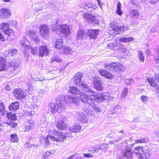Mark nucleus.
Returning <instances> with one entry per match:
<instances>
[{"label": "nucleus", "mask_w": 159, "mask_h": 159, "mask_svg": "<svg viewBox=\"0 0 159 159\" xmlns=\"http://www.w3.org/2000/svg\"><path fill=\"white\" fill-rule=\"evenodd\" d=\"M53 135L57 136V137L49 135L45 139V145L48 146L50 143L58 145V143L60 142H63L66 140V134L63 133H57L56 131L53 130Z\"/></svg>", "instance_id": "nucleus-1"}, {"label": "nucleus", "mask_w": 159, "mask_h": 159, "mask_svg": "<svg viewBox=\"0 0 159 159\" xmlns=\"http://www.w3.org/2000/svg\"><path fill=\"white\" fill-rule=\"evenodd\" d=\"M50 111L53 114L60 113L65 109V107L61 101H58L56 103H51L48 105Z\"/></svg>", "instance_id": "nucleus-2"}, {"label": "nucleus", "mask_w": 159, "mask_h": 159, "mask_svg": "<svg viewBox=\"0 0 159 159\" xmlns=\"http://www.w3.org/2000/svg\"><path fill=\"white\" fill-rule=\"evenodd\" d=\"M68 121L67 117L62 116L59 120L56 122L55 125L57 128L59 130L65 129L67 127Z\"/></svg>", "instance_id": "nucleus-3"}, {"label": "nucleus", "mask_w": 159, "mask_h": 159, "mask_svg": "<svg viewBox=\"0 0 159 159\" xmlns=\"http://www.w3.org/2000/svg\"><path fill=\"white\" fill-rule=\"evenodd\" d=\"M90 95L92 96V98H89L88 95L85 94L84 92H80V99L82 102L88 104L90 106L93 102H96L95 97L93 95H92L90 93H89Z\"/></svg>", "instance_id": "nucleus-4"}, {"label": "nucleus", "mask_w": 159, "mask_h": 159, "mask_svg": "<svg viewBox=\"0 0 159 159\" xmlns=\"http://www.w3.org/2000/svg\"><path fill=\"white\" fill-rule=\"evenodd\" d=\"M63 99L66 103L73 104L76 106H78L80 104L78 98L75 96L64 95L63 97Z\"/></svg>", "instance_id": "nucleus-5"}, {"label": "nucleus", "mask_w": 159, "mask_h": 159, "mask_svg": "<svg viewBox=\"0 0 159 159\" xmlns=\"http://www.w3.org/2000/svg\"><path fill=\"white\" fill-rule=\"evenodd\" d=\"M84 17L88 23L91 24H99V20L93 14L90 13H85L84 14Z\"/></svg>", "instance_id": "nucleus-6"}, {"label": "nucleus", "mask_w": 159, "mask_h": 159, "mask_svg": "<svg viewBox=\"0 0 159 159\" xmlns=\"http://www.w3.org/2000/svg\"><path fill=\"white\" fill-rule=\"evenodd\" d=\"M95 93L91 94L95 97L96 102H102L106 99H111V98L110 93L107 92L102 93L99 95H95L94 94Z\"/></svg>", "instance_id": "nucleus-7"}, {"label": "nucleus", "mask_w": 159, "mask_h": 159, "mask_svg": "<svg viewBox=\"0 0 159 159\" xmlns=\"http://www.w3.org/2000/svg\"><path fill=\"white\" fill-rule=\"evenodd\" d=\"M0 28L3 31L4 34L8 36H13V31L12 29H10L9 24L8 23H2L1 24Z\"/></svg>", "instance_id": "nucleus-8"}, {"label": "nucleus", "mask_w": 159, "mask_h": 159, "mask_svg": "<svg viewBox=\"0 0 159 159\" xmlns=\"http://www.w3.org/2000/svg\"><path fill=\"white\" fill-rule=\"evenodd\" d=\"M76 81H77L76 82V83H77L76 85L77 86H81L82 89L84 88L85 89L84 90L86 92L91 94L95 93V92L93 91L85 83V82L84 81V80H76Z\"/></svg>", "instance_id": "nucleus-9"}, {"label": "nucleus", "mask_w": 159, "mask_h": 159, "mask_svg": "<svg viewBox=\"0 0 159 159\" xmlns=\"http://www.w3.org/2000/svg\"><path fill=\"white\" fill-rule=\"evenodd\" d=\"M13 94L15 98L18 100H21L25 98L26 96L25 93L20 89H14Z\"/></svg>", "instance_id": "nucleus-10"}, {"label": "nucleus", "mask_w": 159, "mask_h": 159, "mask_svg": "<svg viewBox=\"0 0 159 159\" xmlns=\"http://www.w3.org/2000/svg\"><path fill=\"white\" fill-rule=\"evenodd\" d=\"M59 31L62 33L65 36L67 37L70 34V30L69 26L66 24H63L58 26Z\"/></svg>", "instance_id": "nucleus-11"}, {"label": "nucleus", "mask_w": 159, "mask_h": 159, "mask_svg": "<svg viewBox=\"0 0 159 159\" xmlns=\"http://www.w3.org/2000/svg\"><path fill=\"white\" fill-rule=\"evenodd\" d=\"M28 35L30 38L32 43H39L40 40L36 31H30L28 34Z\"/></svg>", "instance_id": "nucleus-12"}, {"label": "nucleus", "mask_w": 159, "mask_h": 159, "mask_svg": "<svg viewBox=\"0 0 159 159\" xmlns=\"http://www.w3.org/2000/svg\"><path fill=\"white\" fill-rule=\"evenodd\" d=\"M132 149L129 146H127L122 151V155L123 157L126 158H131L132 156Z\"/></svg>", "instance_id": "nucleus-13"}, {"label": "nucleus", "mask_w": 159, "mask_h": 159, "mask_svg": "<svg viewBox=\"0 0 159 159\" xmlns=\"http://www.w3.org/2000/svg\"><path fill=\"white\" fill-rule=\"evenodd\" d=\"M49 29L48 26L46 25H41L40 32L41 36L44 38L46 36H48L49 34Z\"/></svg>", "instance_id": "nucleus-14"}, {"label": "nucleus", "mask_w": 159, "mask_h": 159, "mask_svg": "<svg viewBox=\"0 0 159 159\" xmlns=\"http://www.w3.org/2000/svg\"><path fill=\"white\" fill-rule=\"evenodd\" d=\"M98 34V31L96 30L89 29L86 32L87 35L90 39H96Z\"/></svg>", "instance_id": "nucleus-15"}, {"label": "nucleus", "mask_w": 159, "mask_h": 159, "mask_svg": "<svg viewBox=\"0 0 159 159\" xmlns=\"http://www.w3.org/2000/svg\"><path fill=\"white\" fill-rule=\"evenodd\" d=\"M49 50L47 46L45 45L41 46L39 47V56L42 57L44 56H46L49 53Z\"/></svg>", "instance_id": "nucleus-16"}, {"label": "nucleus", "mask_w": 159, "mask_h": 159, "mask_svg": "<svg viewBox=\"0 0 159 159\" xmlns=\"http://www.w3.org/2000/svg\"><path fill=\"white\" fill-rule=\"evenodd\" d=\"M38 106L35 104L34 106H32L31 109H29L26 113V115L27 116H33L35 115V113L37 112L38 110Z\"/></svg>", "instance_id": "nucleus-17"}, {"label": "nucleus", "mask_w": 159, "mask_h": 159, "mask_svg": "<svg viewBox=\"0 0 159 159\" xmlns=\"http://www.w3.org/2000/svg\"><path fill=\"white\" fill-rule=\"evenodd\" d=\"M76 118L78 121L83 123H87L88 122V119L84 113L79 112L77 113Z\"/></svg>", "instance_id": "nucleus-18"}, {"label": "nucleus", "mask_w": 159, "mask_h": 159, "mask_svg": "<svg viewBox=\"0 0 159 159\" xmlns=\"http://www.w3.org/2000/svg\"><path fill=\"white\" fill-rule=\"evenodd\" d=\"M9 10L7 8H2L0 9V16L2 18H8L10 15Z\"/></svg>", "instance_id": "nucleus-19"}, {"label": "nucleus", "mask_w": 159, "mask_h": 159, "mask_svg": "<svg viewBox=\"0 0 159 159\" xmlns=\"http://www.w3.org/2000/svg\"><path fill=\"white\" fill-rule=\"evenodd\" d=\"M34 126V121L31 120H29L25 125V130L24 132H28L33 129Z\"/></svg>", "instance_id": "nucleus-20"}, {"label": "nucleus", "mask_w": 159, "mask_h": 159, "mask_svg": "<svg viewBox=\"0 0 159 159\" xmlns=\"http://www.w3.org/2000/svg\"><path fill=\"white\" fill-rule=\"evenodd\" d=\"M94 87L99 91H101L103 89V84L99 80H94Z\"/></svg>", "instance_id": "nucleus-21"}, {"label": "nucleus", "mask_w": 159, "mask_h": 159, "mask_svg": "<svg viewBox=\"0 0 159 159\" xmlns=\"http://www.w3.org/2000/svg\"><path fill=\"white\" fill-rule=\"evenodd\" d=\"M87 75L83 74L81 72H79L75 74L73 77L74 80H86L88 79Z\"/></svg>", "instance_id": "nucleus-22"}, {"label": "nucleus", "mask_w": 159, "mask_h": 159, "mask_svg": "<svg viewBox=\"0 0 159 159\" xmlns=\"http://www.w3.org/2000/svg\"><path fill=\"white\" fill-rule=\"evenodd\" d=\"M69 131L70 132L75 133L79 132L81 129V126L80 125H77L76 124L70 126L69 128Z\"/></svg>", "instance_id": "nucleus-23"}, {"label": "nucleus", "mask_w": 159, "mask_h": 159, "mask_svg": "<svg viewBox=\"0 0 159 159\" xmlns=\"http://www.w3.org/2000/svg\"><path fill=\"white\" fill-rule=\"evenodd\" d=\"M7 62L5 59L0 57V71L5 70L7 69Z\"/></svg>", "instance_id": "nucleus-24"}, {"label": "nucleus", "mask_w": 159, "mask_h": 159, "mask_svg": "<svg viewBox=\"0 0 159 159\" xmlns=\"http://www.w3.org/2000/svg\"><path fill=\"white\" fill-rule=\"evenodd\" d=\"M128 29L127 26L123 25L122 27H116L114 29H115V31H116V32H117L118 34H120L124 31L128 30Z\"/></svg>", "instance_id": "nucleus-25"}, {"label": "nucleus", "mask_w": 159, "mask_h": 159, "mask_svg": "<svg viewBox=\"0 0 159 159\" xmlns=\"http://www.w3.org/2000/svg\"><path fill=\"white\" fill-rule=\"evenodd\" d=\"M125 67L120 63H115L114 70L116 72H120L124 70Z\"/></svg>", "instance_id": "nucleus-26"}, {"label": "nucleus", "mask_w": 159, "mask_h": 159, "mask_svg": "<svg viewBox=\"0 0 159 159\" xmlns=\"http://www.w3.org/2000/svg\"><path fill=\"white\" fill-rule=\"evenodd\" d=\"M19 104L18 102L12 103L9 106V108L11 111H16L19 108Z\"/></svg>", "instance_id": "nucleus-27"}, {"label": "nucleus", "mask_w": 159, "mask_h": 159, "mask_svg": "<svg viewBox=\"0 0 159 159\" xmlns=\"http://www.w3.org/2000/svg\"><path fill=\"white\" fill-rule=\"evenodd\" d=\"M134 151L135 153L136 154V157L145 153L143 149L141 147H136L134 149Z\"/></svg>", "instance_id": "nucleus-28"}, {"label": "nucleus", "mask_w": 159, "mask_h": 159, "mask_svg": "<svg viewBox=\"0 0 159 159\" xmlns=\"http://www.w3.org/2000/svg\"><path fill=\"white\" fill-rule=\"evenodd\" d=\"M11 118L13 120H10L5 122V123L7 124L8 125V126H11L13 128H15L17 125V123L14 121V120H15L16 119V117L13 116Z\"/></svg>", "instance_id": "nucleus-29"}, {"label": "nucleus", "mask_w": 159, "mask_h": 159, "mask_svg": "<svg viewBox=\"0 0 159 159\" xmlns=\"http://www.w3.org/2000/svg\"><path fill=\"white\" fill-rule=\"evenodd\" d=\"M134 38L132 37H123L119 39L120 42L127 43L134 40Z\"/></svg>", "instance_id": "nucleus-30"}, {"label": "nucleus", "mask_w": 159, "mask_h": 159, "mask_svg": "<svg viewBox=\"0 0 159 159\" xmlns=\"http://www.w3.org/2000/svg\"><path fill=\"white\" fill-rule=\"evenodd\" d=\"M20 63L16 61H11L8 64L9 66L10 67H13V69L16 70L19 67Z\"/></svg>", "instance_id": "nucleus-31"}, {"label": "nucleus", "mask_w": 159, "mask_h": 159, "mask_svg": "<svg viewBox=\"0 0 159 159\" xmlns=\"http://www.w3.org/2000/svg\"><path fill=\"white\" fill-rule=\"evenodd\" d=\"M55 23H54V21L52 22V25L51 26V29L53 31H59V27L58 26H60L61 25L58 24L57 20H55Z\"/></svg>", "instance_id": "nucleus-32"}, {"label": "nucleus", "mask_w": 159, "mask_h": 159, "mask_svg": "<svg viewBox=\"0 0 159 159\" xmlns=\"http://www.w3.org/2000/svg\"><path fill=\"white\" fill-rule=\"evenodd\" d=\"M95 6L93 3H86L85 4L84 8L89 11H91L92 10V8L94 9Z\"/></svg>", "instance_id": "nucleus-33"}, {"label": "nucleus", "mask_w": 159, "mask_h": 159, "mask_svg": "<svg viewBox=\"0 0 159 159\" xmlns=\"http://www.w3.org/2000/svg\"><path fill=\"white\" fill-rule=\"evenodd\" d=\"M119 44L120 43H111L108 44L107 47H109L112 50H117L118 48H119L118 47Z\"/></svg>", "instance_id": "nucleus-34"}, {"label": "nucleus", "mask_w": 159, "mask_h": 159, "mask_svg": "<svg viewBox=\"0 0 159 159\" xmlns=\"http://www.w3.org/2000/svg\"><path fill=\"white\" fill-rule=\"evenodd\" d=\"M115 63H106L105 64L104 67L107 70H109L112 71L114 70Z\"/></svg>", "instance_id": "nucleus-35"}, {"label": "nucleus", "mask_w": 159, "mask_h": 159, "mask_svg": "<svg viewBox=\"0 0 159 159\" xmlns=\"http://www.w3.org/2000/svg\"><path fill=\"white\" fill-rule=\"evenodd\" d=\"M86 34V32H84L82 30H79L77 36V39H82L83 37Z\"/></svg>", "instance_id": "nucleus-36"}, {"label": "nucleus", "mask_w": 159, "mask_h": 159, "mask_svg": "<svg viewBox=\"0 0 159 159\" xmlns=\"http://www.w3.org/2000/svg\"><path fill=\"white\" fill-rule=\"evenodd\" d=\"M55 45V46L56 48L58 49L61 48L62 47V44L63 41L61 39H58L56 40Z\"/></svg>", "instance_id": "nucleus-37"}, {"label": "nucleus", "mask_w": 159, "mask_h": 159, "mask_svg": "<svg viewBox=\"0 0 159 159\" xmlns=\"http://www.w3.org/2000/svg\"><path fill=\"white\" fill-rule=\"evenodd\" d=\"M11 139L10 141L14 143H17L19 141V139L17 135L16 134H13L11 135L10 136Z\"/></svg>", "instance_id": "nucleus-38"}, {"label": "nucleus", "mask_w": 159, "mask_h": 159, "mask_svg": "<svg viewBox=\"0 0 159 159\" xmlns=\"http://www.w3.org/2000/svg\"><path fill=\"white\" fill-rule=\"evenodd\" d=\"M130 14L131 16L135 18H138L139 16V11L135 9L131 10L130 12Z\"/></svg>", "instance_id": "nucleus-39"}, {"label": "nucleus", "mask_w": 159, "mask_h": 159, "mask_svg": "<svg viewBox=\"0 0 159 159\" xmlns=\"http://www.w3.org/2000/svg\"><path fill=\"white\" fill-rule=\"evenodd\" d=\"M70 92L72 94L75 95H77L79 93L80 94V92H81L79 90L74 86L70 88Z\"/></svg>", "instance_id": "nucleus-40"}, {"label": "nucleus", "mask_w": 159, "mask_h": 159, "mask_svg": "<svg viewBox=\"0 0 159 159\" xmlns=\"http://www.w3.org/2000/svg\"><path fill=\"white\" fill-rule=\"evenodd\" d=\"M121 4L120 2H118L117 5L116 12L119 16H121L122 14V11L121 10Z\"/></svg>", "instance_id": "nucleus-41"}, {"label": "nucleus", "mask_w": 159, "mask_h": 159, "mask_svg": "<svg viewBox=\"0 0 159 159\" xmlns=\"http://www.w3.org/2000/svg\"><path fill=\"white\" fill-rule=\"evenodd\" d=\"M98 102H93L92 104L90 105L93 107V108L96 111L98 112H101V108L95 106V103H97Z\"/></svg>", "instance_id": "nucleus-42"}, {"label": "nucleus", "mask_w": 159, "mask_h": 159, "mask_svg": "<svg viewBox=\"0 0 159 159\" xmlns=\"http://www.w3.org/2000/svg\"><path fill=\"white\" fill-rule=\"evenodd\" d=\"M118 47L119 48H118L117 50H120L122 52H123V55L127 51L126 50H128V49L125 48L124 46L122 45L120 43L119 44Z\"/></svg>", "instance_id": "nucleus-43"}, {"label": "nucleus", "mask_w": 159, "mask_h": 159, "mask_svg": "<svg viewBox=\"0 0 159 159\" xmlns=\"http://www.w3.org/2000/svg\"><path fill=\"white\" fill-rule=\"evenodd\" d=\"M30 48L31 49V51L32 54L33 55H36L37 53L38 48L37 47L33 46H30Z\"/></svg>", "instance_id": "nucleus-44"}, {"label": "nucleus", "mask_w": 159, "mask_h": 159, "mask_svg": "<svg viewBox=\"0 0 159 159\" xmlns=\"http://www.w3.org/2000/svg\"><path fill=\"white\" fill-rule=\"evenodd\" d=\"M139 59L140 61L144 62L145 60V57L142 52L139 51L138 53Z\"/></svg>", "instance_id": "nucleus-45"}, {"label": "nucleus", "mask_w": 159, "mask_h": 159, "mask_svg": "<svg viewBox=\"0 0 159 159\" xmlns=\"http://www.w3.org/2000/svg\"><path fill=\"white\" fill-rule=\"evenodd\" d=\"M17 52V50L16 49L12 48L9 50L8 52V54L10 56H13L16 55Z\"/></svg>", "instance_id": "nucleus-46"}, {"label": "nucleus", "mask_w": 159, "mask_h": 159, "mask_svg": "<svg viewBox=\"0 0 159 159\" xmlns=\"http://www.w3.org/2000/svg\"><path fill=\"white\" fill-rule=\"evenodd\" d=\"M54 153V151H53L51 152L47 151L43 155L42 158H44V159H47L49 156L51 154H53Z\"/></svg>", "instance_id": "nucleus-47"}, {"label": "nucleus", "mask_w": 159, "mask_h": 159, "mask_svg": "<svg viewBox=\"0 0 159 159\" xmlns=\"http://www.w3.org/2000/svg\"><path fill=\"white\" fill-rule=\"evenodd\" d=\"M148 139L147 138H143L141 139L136 140L135 141L136 143H144L147 142L148 141Z\"/></svg>", "instance_id": "nucleus-48"}, {"label": "nucleus", "mask_w": 159, "mask_h": 159, "mask_svg": "<svg viewBox=\"0 0 159 159\" xmlns=\"http://www.w3.org/2000/svg\"><path fill=\"white\" fill-rule=\"evenodd\" d=\"M61 61L62 60L57 56L54 57L50 60L51 62H53L54 61L61 62Z\"/></svg>", "instance_id": "nucleus-49"}, {"label": "nucleus", "mask_w": 159, "mask_h": 159, "mask_svg": "<svg viewBox=\"0 0 159 159\" xmlns=\"http://www.w3.org/2000/svg\"><path fill=\"white\" fill-rule=\"evenodd\" d=\"M128 93V89L127 88H125L123 89L121 94V97L123 98H125L127 96Z\"/></svg>", "instance_id": "nucleus-50"}, {"label": "nucleus", "mask_w": 159, "mask_h": 159, "mask_svg": "<svg viewBox=\"0 0 159 159\" xmlns=\"http://www.w3.org/2000/svg\"><path fill=\"white\" fill-rule=\"evenodd\" d=\"M140 99L141 101L144 104L147 103L148 99V98L147 96L145 95H143L140 98Z\"/></svg>", "instance_id": "nucleus-51"}, {"label": "nucleus", "mask_w": 159, "mask_h": 159, "mask_svg": "<svg viewBox=\"0 0 159 159\" xmlns=\"http://www.w3.org/2000/svg\"><path fill=\"white\" fill-rule=\"evenodd\" d=\"M148 81L151 86L156 88L158 85L155 81V80H148Z\"/></svg>", "instance_id": "nucleus-52"}, {"label": "nucleus", "mask_w": 159, "mask_h": 159, "mask_svg": "<svg viewBox=\"0 0 159 159\" xmlns=\"http://www.w3.org/2000/svg\"><path fill=\"white\" fill-rule=\"evenodd\" d=\"M64 53H70L71 52L70 49L69 47L67 46H65L63 47Z\"/></svg>", "instance_id": "nucleus-53"}, {"label": "nucleus", "mask_w": 159, "mask_h": 159, "mask_svg": "<svg viewBox=\"0 0 159 159\" xmlns=\"http://www.w3.org/2000/svg\"><path fill=\"white\" fill-rule=\"evenodd\" d=\"M105 77L106 78L111 79L113 78L114 75L111 73L107 71V73Z\"/></svg>", "instance_id": "nucleus-54"}, {"label": "nucleus", "mask_w": 159, "mask_h": 159, "mask_svg": "<svg viewBox=\"0 0 159 159\" xmlns=\"http://www.w3.org/2000/svg\"><path fill=\"white\" fill-rule=\"evenodd\" d=\"M126 52L123 55V57L124 58H128L131 55V52L129 51V50H126Z\"/></svg>", "instance_id": "nucleus-55"}, {"label": "nucleus", "mask_w": 159, "mask_h": 159, "mask_svg": "<svg viewBox=\"0 0 159 159\" xmlns=\"http://www.w3.org/2000/svg\"><path fill=\"white\" fill-rule=\"evenodd\" d=\"M107 71L104 70H101L99 71L100 74L102 76L105 77Z\"/></svg>", "instance_id": "nucleus-56"}, {"label": "nucleus", "mask_w": 159, "mask_h": 159, "mask_svg": "<svg viewBox=\"0 0 159 159\" xmlns=\"http://www.w3.org/2000/svg\"><path fill=\"white\" fill-rule=\"evenodd\" d=\"M26 42L25 41H20V44L22 46L25 48H27L28 47V45L26 44Z\"/></svg>", "instance_id": "nucleus-57"}, {"label": "nucleus", "mask_w": 159, "mask_h": 159, "mask_svg": "<svg viewBox=\"0 0 159 159\" xmlns=\"http://www.w3.org/2000/svg\"><path fill=\"white\" fill-rule=\"evenodd\" d=\"M102 150H106L108 147V145L107 143H103L100 144Z\"/></svg>", "instance_id": "nucleus-58"}, {"label": "nucleus", "mask_w": 159, "mask_h": 159, "mask_svg": "<svg viewBox=\"0 0 159 159\" xmlns=\"http://www.w3.org/2000/svg\"><path fill=\"white\" fill-rule=\"evenodd\" d=\"M99 150H102L100 144L98 145L97 147L93 148V152H98Z\"/></svg>", "instance_id": "nucleus-59"}, {"label": "nucleus", "mask_w": 159, "mask_h": 159, "mask_svg": "<svg viewBox=\"0 0 159 159\" xmlns=\"http://www.w3.org/2000/svg\"><path fill=\"white\" fill-rule=\"evenodd\" d=\"M136 157L138 158V159H147L145 153Z\"/></svg>", "instance_id": "nucleus-60"}, {"label": "nucleus", "mask_w": 159, "mask_h": 159, "mask_svg": "<svg viewBox=\"0 0 159 159\" xmlns=\"http://www.w3.org/2000/svg\"><path fill=\"white\" fill-rule=\"evenodd\" d=\"M5 109V107L3 103H0V112L3 111Z\"/></svg>", "instance_id": "nucleus-61"}, {"label": "nucleus", "mask_w": 159, "mask_h": 159, "mask_svg": "<svg viewBox=\"0 0 159 159\" xmlns=\"http://www.w3.org/2000/svg\"><path fill=\"white\" fill-rule=\"evenodd\" d=\"M133 82V80H125V83L127 85H130Z\"/></svg>", "instance_id": "nucleus-62"}, {"label": "nucleus", "mask_w": 159, "mask_h": 159, "mask_svg": "<svg viewBox=\"0 0 159 159\" xmlns=\"http://www.w3.org/2000/svg\"><path fill=\"white\" fill-rule=\"evenodd\" d=\"M27 84H28V86H29L28 89V92H29L30 93V91L32 89V88L33 87V86H32V85L30 84V81L28 82L27 83Z\"/></svg>", "instance_id": "nucleus-63"}, {"label": "nucleus", "mask_w": 159, "mask_h": 159, "mask_svg": "<svg viewBox=\"0 0 159 159\" xmlns=\"http://www.w3.org/2000/svg\"><path fill=\"white\" fill-rule=\"evenodd\" d=\"M84 156L87 158H92L93 157V156L91 154H84Z\"/></svg>", "instance_id": "nucleus-64"}]
</instances>
